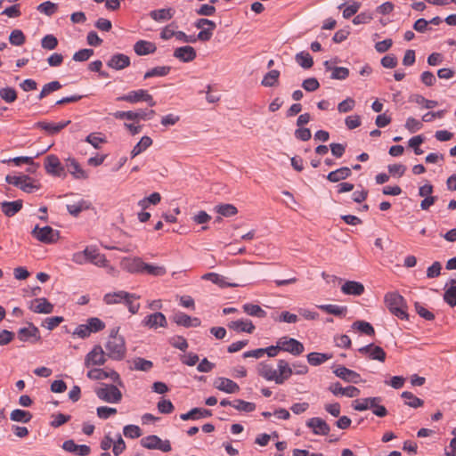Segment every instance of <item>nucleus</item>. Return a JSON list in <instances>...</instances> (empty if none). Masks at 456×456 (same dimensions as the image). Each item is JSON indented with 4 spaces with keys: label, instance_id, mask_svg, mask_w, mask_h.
Wrapping results in <instances>:
<instances>
[{
    "label": "nucleus",
    "instance_id": "f257e3e1",
    "mask_svg": "<svg viewBox=\"0 0 456 456\" xmlns=\"http://www.w3.org/2000/svg\"><path fill=\"white\" fill-rule=\"evenodd\" d=\"M278 370L273 365L262 362L258 364L257 371L259 376L267 381H274L278 385L283 384L293 374V370L285 360H279L277 362Z\"/></svg>",
    "mask_w": 456,
    "mask_h": 456
},
{
    "label": "nucleus",
    "instance_id": "f03ea898",
    "mask_svg": "<svg viewBox=\"0 0 456 456\" xmlns=\"http://www.w3.org/2000/svg\"><path fill=\"white\" fill-rule=\"evenodd\" d=\"M118 330L119 328H114L110 330L105 346L107 355L116 361L123 360L126 354L125 339L118 335Z\"/></svg>",
    "mask_w": 456,
    "mask_h": 456
},
{
    "label": "nucleus",
    "instance_id": "7ed1b4c3",
    "mask_svg": "<svg viewBox=\"0 0 456 456\" xmlns=\"http://www.w3.org/2000/svg\"><path fill=\"white\" fill-rule=\"evenodd\" d=\"M385 303L388 310L402 320H407L406 304L403 296L397 292H389L385 296Z\"/></svg>",
    "mask_w": 456,
    "mask_h": 456
},
{
    "label": "nucleus",
    "instance_id": "20e7f679",
    "mask_svg": "<svg viewBox=\"0 0 456 456\" xmlns=\"http://www.w3.org/2000/svg\"><path fill=\"white\" fill-rule=\"evenodd\" d=\"M94 391L100 400L109 403H118L122 400V393L115 385L101 383Z\"/></svg>",
    "mask_w": 456,
    "mask_h": 456
},
{
    "label": "nucleus",
    "instance_id": "39448f33",
    "mask_svg": "<svg viewBox=\"0 0 456 456\" xmlns=\"http://www.w3.org/2000/svg\"><path fill=\"white\" fill-rule=\"evenodd\" d=\"M31 234L38 241L45 244L54 243L60 238L59 231L53 229L51 226L39 227V225H36Z\"/></svg>",
    "mask_w": 456,
    "mask_h": 456
},
{
    "label": "nucleus",
    "instance_id": "423d86ee",
    "mask_svg": "<svg viewBox=\"0 0 456 456\" xmlns=\"http://www.w3.org/2000/svg\"><path fill=\"white\" fill-rule=\"evenodd\" d=\"M117 101H123L130 103L146 102L151 107L156 105V102L153 100L152 95L150 94L147 90L143 89L130 91L128 94L118 97Z\"/></svg>",
    "mask_w": 456,
    "mask_h": 456
},
{
    "label": "nucleus",
    "instance_id": "0eeeda50",
    "mask_svg": "<svg viewBox=\"0 0 456 456\" xmlns=\"http://www.w3.org/2000/svg\"><path fill=\"white\" fill-rule=\"evenodd\" d=\"M155 115V110H138L136 111H116L113 116L118 119H127L134 121L140 120H150Z\"/></svg>",
    "mask_w": 456,
    "mask_h": 456
},
{
    "label": "nucleus",
    "instance_id": "6e6552de",
    "mask_svg": "<svg viewBox=\"0 0 456 456\" xmlns=\"http://www.w3.org/2000/svg\"><path fill=\"white\" fill-rule=\"evenodd\" d=\"M281 351L289 353L294 356L300 355L304 350V345L296 338L288 336L281 337L278 339Z\"/></svg>",
    "mask_w": 456,
    "mask_h": 456
},
{
    "label": "nucleus",
    "instance_id": "1a4fd4ad",
    "mask_svg": "<svg viewBox=\"0 0 456 456\" xmlns=\"http://www.w3.org/2000/svg\"><path fill=\"white\" fill-rule=\"evenodd\" d=\"M17 336L21 342L36 343L41 340L38 328L31 322L27 327L20 328Z\"/></svg>",
    "mask_w": 456,
    "mask_h": 456
},
{
    "label": "nucleus",
    "instance_id": "9d476101",
    "mask_svg": "<svg viewBox=\"0 0 456 456\" xmlns=\"http://www.w3.org/2000/svg\"><path fill=\"white\" fill-rule=\"evenodd\" d=\"M87 262L94 264L99 267H104L108 273H112L115 269L109 265L103 254H101L98 249L87 247Z\"/></svg>",
    "mask_w": 456,
    "mask_h": 456
},
{
    "label": "nucleus",
    "instance_id": "9b49d317",
    "mask_svg": "<svg viewBox=\"0 0 456 456\" xmlns=\"http://www.w3.org/2000/svg\"><path fill=\"white\" fill-rule=\"evenodd\" d=\"M87 378L95 379V380H101L107 378H110V379L117 383L119 386H122V381L120 379L119 374L116 372L115 370H105L102 369H91L87 371Z\"/></svg>",
    "mask_w": 456,
    "mask_h": 456
},
{
    "label": "nucleus",
    "instance_id": "f8f14e48",
    "mask_svg": "<svg viewBox=\"0 0 456 456\" xmlns=\"http://www.w3.org/2000/svg\"><path fill=\"white\" fill-rule=\"evenodd\" d=\"M335 396L344 395L349 398L357 397L360 395V389L354 386L342 387L339 382L330 385L328 388Z\"/></svg>",
    "mask_w": 456,
    "mask_h": 456
},
{
    "label": "nucleus",
    "instance_id": "ddd939ff",
    "mask_svg": "<svg viewBox=\"0 0 456 456\" xmlns=\"http://www.w3.org/2000/svg\"><path fill=\"white\" fill-rule=\"evenodd\" d=\"M306 426L312 429L314 435L326 436L330 433L329 424L319 417H314L306 421Z\"/></svg>",
    "mask_w": 456,
    "mask_h": 456
},
{
    "label": "nucleus",
    "instance_id": "4468645a",
    "mask_svg": "<svg viewBox=\"0 0 456 456\" xmlns=\"http://www.w3.org/2000/svg\"><path fill=\"white\" fill-rule=\"evenodd\" d=\"M333 373L346 382L357 384L361 381V376L359 373L342 365L338 366L333 370Z\"/></svg>",
    "mask_w": 456,
    "mask_h": 456
},
{
    "label": "nucleus",
    "instance_id": "2eb2a0df",
    "mask_svg": "<svg viewBox=\"0 0 456 456\" xmlns=\"http://www.w3.org/2000/svg\"><path fill=\"white\" fill-rule=\"evenodd\" d=\"M359 352L363 354H369V358L379 362H385L387 354L382 347L374 346V344H369L359 348Z\"/></svg>",
    "mask_w": 456,
    "mask_h": 456
},
{
    "label": "nucleus",
    "instance_id": "dca6fc26",
    "mask_svg": "<svg viewBox=\"0 0 456 456\" xmlns=\"http://www.w3.org/2000/svg\"><path fill=\"white\" fill-rule=\"evenodd\" d=\"M45 167L48 174L59 177L64 175V167L61 166L59 159L55 155H49L46 157Z\"/></svg>",
    "mask_w": 456,
    "mask_h": 456
},
{
    "label": "nucleus",
    "instance_id": "f3484780",
    "mask_svg": "<svg viewBox=\"0 0 456 456\" xmlns=\"http://www.w3.org/2000/svg\"><path fill=\"white\" fill-rule=\"evenodd\" d=\"M142 323L144 326L151 329H157L159 327L165 328L167 326L166 316L160 312L147 315L142 321Z\"/></svg>",
    "mask_w": 456,
    "mask_h": 456
},
{
    "label": "nucleus",
    "instance_id": "a211bd4d",
    "mask_svg": "<svg viewBox=\"0 0 456 456\" xmlns=\"http://www.w3.org/2000/svg\"><path fill=\"white\" fill-rule=\"evenodd\" d=\"M173 55L183 62H191L197 57L195 49L190 45L177 47Z\"/></svg>",
    "mask_w": 456,
    "mask_h": 456
},
{
    "label": "nucleus",
    "instance_id": "6ab92c4d",
    "mask_svg": "<svg viewBox=\"0 0 456 456\" xmlns=\"http://www.w3.org/2000/svg\"><path fill=\"white\" fill-rule=\"evenodd\" d=\"M214 386L218 390L228 394H234L240 390V387L236 382L223 377L217 378L214 382Z\"/></svg>",
    "mask_w": 456,
    "mask_h": 456
},
{
    "label": "nucleus",
    "instance_id": "aec40b11",
    "mask_svg": "<svg viewBox=\"0 0 456 456\" xmlns=\"http://www.w3.org/2000/svg\"><path fill=\"white\" fill-rule=\"evenodd\" d=\"M70 121H64L59 123H50L45 121H39L34 125V127L40 128L45 131L48 134H56L61 132L64 127L69 124Z\"/></svg>",
    "mask_w": 456,
    "mask_h": 456
},
{
    "label": "nucleus",
    "instance_id": "412c9836",
    "mask_svg": "<svg viewBox=\"0 0 456 456\" xmlns=\"http://www.w3.org/2000/svg\"><path fill=\"white\" fill-rule=\"evenodd\" d=\"M65 168L76 179H81L85 177L86 173L75 158L69 157L66 159L64 169Z\"/></svg>",
    "mask_w": 456,
    "mask_h": 456
},
{
    "label": "nucleus",
    "instance_id": "4be33fe9",
    "mask_svg": "<svg viewBox=\"0 0 456 456\" xmlns=\"http://www.w3.org/2000/svg\"><path fill=\"white\" fill-rule=\"evenodd\" d=\"M107 65L111 69L120 70L130 65V58L123 53H116L108 61Z\"/></svg>",
    "mask_w": 456,
    "mask_h": 456
},
{
    "label": "nucleus",
    "instance_id": "5701e85b",
    "mask_svg": "<svg viewBox=\"0 0 456 456\" xmlns=\"http://www.w3.org/2000/svg\"><path fill=\"white\" fill-rule=\"evenodd\" d=\"M212 416V411L204 408H192L186 413H183L180 415L181 419L183 420H197L200 419H205Z\"/></svg>",
    "mask_w": 456,
    "mask_h": 456
},
{
    "label": "nucleus",
    "instance_id": "b1692460",
    "mask_svg": "<svg viewBox=\"0 0 456 456\" xmlns=\"http://www.w3.org/2000/svg\"><path fill=\"white\" fill-rule=\"evenodd\" d=\"M143 261L139 257L125 258L121 265L123 268L131 273H142Z\"/></svg>",
    "mask_w": 456,
    "mask_h": 456
},
{
    "label": "nucleus",
    "instance_id": "393cba45",
    "mask_svg": "<svg viewBox=\"0 0 456 456\" xmlns=\"http://www.w3.org/2000/svg\"><path fill=\"white\" fill-rule=\"evenodd\" d=\"M128 297H134V294H130L126 291L119 290L105 294L103 301L107 305H114L124 302L125 299H127Z\"/></svg>",
    "mask_w": 456,
    "mask_h": 456
},
{
    "label": "nucleus",
    "instance_id": "a878e982",
    "mask_svg": "<svg viewBox=\"0 0 456 456\" xmlns=\"http://www.w3.org/2000/svg\"><path fill=\"white\" fill-rule=\"evenodd\" d=\"M345 295L361 296L364 292V286L359 281H347L341 287Z\"/></svg>",
    "mask_w": 456,
    "mask_h": 456
},
{
    "label": "nucleus",
    "instance_id": "bb28decb",
    "mask_svg": "<svg viewBox=\"0 0 456 456\" xmlns=\"http://www.w3.org/2000/svg\"><path fill=\"white\" fill-rule=\"evenodd\" d=\"M228 327L236 332H247L249 334L253 333L256 329L255 325L249 320L233 321L228 324Z\"/></svg>",
    "mask_w": 456,
    "mask_h": 456
},
{
    "label": "nucleus",
    "instance_id": "cd10ccee",
    "mask_svg": "<svg viewBox=\"0 0 456 456\" xmlns=\"http://www.w3.org/2000/svg\"><path fill=\"white\" fill-rule=\"evenodd\" d=\"M134 50L137 55H147L156 52V45L146 40H139L134 45Z\"/></svg>",
    "mask_w": 456,
    "mask_h": 456
},
{
    "label": "nucleus",
    "instance_id": "c85d7f7f",
    "mask_svg": "<svg viewBox=\"0 0 456 456\" xmlns=\"http://www.w3.org/2000/svg\"><path fill=\"white\" fill-rule=\"evenodd\" d=\"M22 208V200L4 201L1 203V210L6 216H13Z\"/></svg>",
    "mask_w": 456,
    "mask_h": 456
},
{
    "label": "nucleus",
    "instance_id": "c756f323",
    "mask_svg": "<svg viewBox=\"0 0 456 456\" xmlns=\"http://www.w3.org/2000/svg\"><path fill=\"white\" fill-rule=\"evenodd\" d=\"M382 398L379 396L367 397L361 400H355L353 403V408L358 411H363L370 410L371 407L375 406V402H381Z\"/></svg>",
    "mask_w": 456,
    "mask_h": 456
},
{
    "label": "nucleus",
    "instance_id": "7c9ffc66",
    "mask_svg": "<svg viewBox=\"0 0 456 456\" xmlns=\"http://www.w3.org/2000/svg\"><path fill=\"white\" fill-rule=\"evenodd\" d=\"M351 175L352 171L349 167H342L337 170L330 172L327 175V179L331 183H338L348 178Z\"/></svg>",
    "mask_w": 456,
    "mask_h": 456
},
{
    "label": "nucleus",
    "instance_id": "2f4dec72",
    "mask_svg": "<svg viewBox=\"0 0 456 456\" xmlns=\"http://www.w3.org/2000/svg\"><path fill=\"white\" fill-rule=\"evenodd\" d=\"M103 364L105 362V353L101 346H95L94 349L87 354V364Z\"/></svg>",
    "mask_w": 456,
    "mask_h": 456
},
{
    "label": "nucleus",
    "instance_id": "473e14b6",
    "mask_svg": "<svg viewBox=\"0 0 456 456\" xmlns=\"http://www.w3.org/2000/svg\"><path fill=\"white\" fill-rule=\"evenodd\" d=\"M35 302L36 305L30 307L35 313L51 314L53 310V305L45 297L37 298Z\"/></svg>",
    "mask_w": 456,
    "mask_h": 456
},
{
    "label": "nucleus",
    "instance_id": "72a5a7b5",
    "mask_svg": "<svg viewBox=\"0 0 456 456\" xmlns=\"http://www.w3.org/2000/svg\"><path fill=\"white\" fill-rule=\"evenodd\" d=\"M62 449L75 455L86 456V444H76L71 439L62 444Z\"/></svg>",
    "mask_w": 456,
    "mask_h": 456
},
{
    "label": "nucleus",
    "instance_id": "f704fd0d",
    "mask_svg": "<svg viewBox=\"0 0 456 456\" xmlns=\"http://www.w3.org/2000/svg\"><path fill=\"white\" fill-rule=\"evenodd\" d=\"M332 357L331 354L312 352L307 354V362L310 365L318 366Z\"/></svg>",
    "mask_w": 456,
    "mask_h": 456
},
{
    "label": "nucleus",
    "instance_id": "c9c22d12",
    "mask_svg": "<svg viewBox=\"0 0 456 456\" xmlns=\"http://www.w3.org/2000/svg\"><path fill=\"white\" fill-rule=\"evenodd\" d=\"M10 419L11 420L16 422L28 423L31 420L32 414L28 411L15 409L12 411Z\"/></svg>",
    "mask_w": 456,
    "mask_h": 456
},
{
    "label": "nucleus",
    "instance_id": "e433bc0d",
    "mask_svg": "<svg viewBox=\"0 0 456 456\" xmlns=\"http://www.w3.org/2000/svg\"><path fill=\"white\" fill-rule=\"evenodd\" d=\"M317 307L335 316H345L347 312L346 306H341L337 305H320Z\"/></svg>",
    "mask_w": 456,
    "mask_h": 456
},
{
    "label": "nucleus",
    "instance_id": "4c0bfd02",
    "mask_svg": "<svg viewBox=\"0 0 456 456\" xmlns=\"http://www.w3.org/2000/svg\"><path fill=\"white\" fill-rule=\"evenodd\" d=\"M279 77L280 71L277 69H272L264 76L261 85L266 87L275 86L278 85Z\"/></svg>",
    "mask_w": 456,
    "mask_h": 456
},
{
    "label": "nucleus",
    "instance_id": "58836bf2",
    "mask_svg": "<svg viewBox=\"0 0 456 456\" xmlns=\"http://www.w3.org/2000/svg\"><path fill=\"white\" fill-rule=\"evenodd\" d=\"M152 144V140L149 136H142L141 140L135 144V146L131 151V157L134 158L142 151H144L148 147Z\"/></svg>",
    "mask_w": 456,
    "mask_h": 456
},
{
    "label": "nucleus",
    "instance_id": "ea45409f",
    "mask_svg": "<svg viewBox=\"0 0 456 456\" xmlns=\"http://www.w3.org/2000/svg\"><path fill=\"white\" fill-rule=\"evenodd\" d=\"M242 309L247 314L254 317L265 318L267 314L266 312L258 305L245 304L243 305Z\"/></svg>",
    "mask_w": 456,
    "mask_h": 456
},
{
    "label": "nucleus",
    "instance_id": "a19ab883",
    "mask_svg": "<svg viewBox=\"0 0 456 456\" xmlns=\"http://www.w3.org/2000/svg\"><path fill=\"white\" fill-rule=\"evenodd\" d=\"M352 329L357 330L361 333L368 336L375 335V330L373 326L370 322L365 321H355L352 324Z\"/></svg>",
    "mask_w": 456,
    "mask_h": 456
},
{
    "label": "nucleus",
    "instance_id": "79ce46f5",
    "mask_svg": "<svg viewBox=\"0 0 456 456\" xmlns=\"http://www.w3.org/2000/svg\"><path fill=\"white\" fill-rule=\"evenodd\" d=\"M87 143L96 150L101 149L102 145L107 143L106 136L101 133H91L87 135Z\"/></svg>",
    "mask_w": 456,
    "mask_h": 456
},
{
    "label": "nucleus",
    "instance_id": "37998d69",
    "mask_svg": "<svg viewBox=\"0 0 456 456\" xmlns=\"http://www.w3.org/2000/svg\"><path fill=\"white\" fill-rule=\"evenodd\" d=\"M295 60L298 65L305 69L312 68L314 65V60L310 53L307 52H300L297 53Z\"/></svg>",
    "mask_w": 456,
    "mask_h": 456
},
{
    "label": "nucleus",
    "instance_id": "c03bdc74",
    "mask_svg": "<svg viewBox=\"0 0 456 456\" xmlns=\"http://www.w3.org/2000/svg\"><path fill=\"white\" fill-rule=\"evenodd\" d=\"M105 327V322L97 317L87 319V335L102 331Z\"/></svg>",
    "mask_w": 456,
    "mask_h": 456
},
{
    "label": "nucleus",
    "instance_id": "a18cd8bd",
    "mask_svg": "<svg viewBox=\"0 0 456 456\" xmlns=\"http://www.w3.org/2000/svg\"><path fill=\"white\" fill-rule=\"evenodd\" d=\"M401 396L405 399V404L411 408H419L423 406L424 401L415 396L411 392L404 391Z\"/></svg>",
    "mask_w": 456,
    "mask_h": 456
},
{
    "label": "nucleus",
    "instance_id": "49530a36",
    "mask_svg": "<svg viewBox=\"0 0 456 456\" xmlns=\"http://www.w3.org/2000/svg\"><path fill=\"white\" fill-rule=\"evenodd\" d=\"M173 15L174 11L171 8L154 10L151 12V17L156 21L168 20L173 17Z\"/></svg>",
    "mask_w": 456,
    "mask_h": 456
},
{
    "label": "nucleus",
    "instance_id": "de8ad7c7",
    "mask_svg": "<svg viewBox=\"0 0 456 456\" xmlns=\"http://www.w3.org/2000/svg\"><path fill=\"white\" fill-rule=\"evenodd\" d=\"M142 273H146L152 276H163L167 273V270L164 266L161 265H154L143 263Z\"/></svg>",
    "mask_w": 456,
    "mask_h": 456
},
{
    "label": "nucleus",
    "instance_id": "09e8293b",
    "mask_svg": "<svg viewBox=\"0 0 456 456\" xmlns=\"http://www.w3.org/2000/svg\"><path fill=\"white\" fill-rule=\"evenodd\" d=\"M171 70V67L169 66H158L155 67L150 70H148L144 74V79L152 77H165L167 76Z\"/></svg>",
    "mask_w": 456,
    "mask_h": 456
},
{
    "label": "nucleus",
    "instance_id": "8fccbe9b",
    "mask_svg": "<svg viewBox=\"0 0 456 456\" xmlns=\"http://www.w3.org/2000/svg\"><path fill=\"white\" fill-rule=\"evenodd\" d=\"M216 211L223 216H232L238 213L237 208L232 204H221L215 208Z\"/></svg>",
    "mask_w": 456,
    "mask_h": 456
},
{
    "label": "nucleus",
    "instance_id": "3c124183",
    "mask_svg": "<svg viewBox=\"0 0 456 456\" xmlns=\"http://www.w3.org/2000/svg\"><path fill=\"white\" fill-rule=\"evenodd\" d=\"M62 87L61 84L59 81H52L50 83L45 84L39 95L37 96L38 100H42L49 94L55 92Z\"/></svg>",
    "mask_w": 456,
    "mask_h": 456
},
{
    "label": "nucleus",
    "instance_id": "603ef678",
    "mask_svg": "<svg viewBox=\"0 0 456 456\" xmlns=\"http://www.w3.org/2000/svg\"><path fill=\"white\" fill-rule=\"evenodd\" d=\"M160 442V438L156 435L147 436L141 440V444L144 448L150 450H156L159 447V444Z\"/></svg>",
    "mask_w": 456,
    "mask_h": 456
},
{
    "label": "nucleus",
    "instance_id": "864d4df0",
    "mask_svg": "<svg viewBox=\"0 0 456 456\" xmlns=\"http://www.w3.org/2000/svg\"><path fill=\"white\" fill-rule=\"evenodd\" d=\"M232 407L240 411L251 412L255 411L256 404L241 399H236L233 401Z\"/></svg>",
    "mask_w": 456,
    "mask_h": 456
},
{
    "label": "nucleus",
    "instance_id": "5fc2aeb1",
    "mask_svg": "<svg viewBox=\"0 0 456 456\" xmlns=\"http://www.w3.org/2000/svg\"><path fill=\"white\" fill-rule=\"evenodd\" d=\"M203 279L205 280H208V281H211L213 283L215 284H218L220 285L221 287H235L237 286V284H234V283H226L224 281V277L217 274V273H208L206 274L203 275Z\"/></svg>",
    "mask_w": 456,
    "mask_h": 456
},
{
    "label": "nucleus",
    "instance_id": "6e6d98bb",
    "mask_svg": "<svg viewBox=\"0 0 456 456\" xmlns=\"http://www.w3.org/2000/svg\"><path fill=\"white\" fill-rule=\"evenodd\" d=\"M85 201L80 199L77 201H70L67 204V210L74 216H77L84 209Z\"/></svg>",
    "mask_w": 456,
    "mask_h": 456
},
{
    "label": "nucleus",
    "instance_id": "4d7b16f0",
    "mask_svg": "<svg viewBox=\"0 0 456 456\" xmlns=\"http://www.w3.org/2000/svg\"><path fill=\"white\" fill-rule=\"evenodd\" d=\"M25 36L20 29H14L9 36V41L12 45L20 46L25 43Z\"/></svg>",
    "mask_w": 456,
    "mask_h": 456
},
{
    "label": "nucleus",
    "instance_id": "13d9d810",
    "mask_svg": "<svg viewBox=\"0 0 456 456\" xmlns=\"http://www.w3.org/2000/svg\"><path fill=\"white\" fill-rule=\"evenodd\" d=\"M57 4L50 1H45L37 6V11L47 16L53 15L57 11Z\"/></svg>",
    "mask_w": 456,
    "mask_h": 456
},
{
    "label": "nucleus",
    "instance_id": "bf43d9fd",
    "mask_svg": "<svg viewBox=\"0 0 456 456\" xmlns=\"http://www.w3.org/2000/svg\"><path fill=\"white\" fill-rule=\"evenodd\" d=\"M153 366L151 361L137 357L134 361V369L136 370L149 371Z\"/></svg>",
    "mask_w": 456,
    "mask_h": 456
},
{
    "label": "nucleus",
    "instance_id": "052dcab7",
    "mask_svg": "<svg viewBox=\"0 0 456 456\" xmlns=\"http://www.w3.org/2000/svg\"><path fill=\"white\" fill-rule=\"evenodd\" d=\"M411 100L418 104H423L426 109H433L437 105L436 101L428 100L420 94H413Z\"/></svg>",
    "mask_w": 456,
    "mask_h": 456
},
{
    "label": "nucleus",
    "instance_id": "680f3d73",
    "mask_svg": "<svg viewBox=\"0 0 456 456\" xmlns=\"http://www.w3.org/2000/svg\"><path fill=\"white\" fill-rule=\"evenodd\" d=\"M0 97L6 102H13L17 99V93L12 87L0 89Z\"/></svg>",
    "mask_w": 456,
    "mask_h": 456
},
{
    "label": "nucleus",
    "instance_id": "e2e57ef3",
    "mask_svg": "<svg viewBox=\"0 0 456 456\" xmlns=\"http://www.w3.org/2000/svg\"><path fill=\"white\" fill-rule=\"evenodd\" d=\"M349 76V69L345 67H334L330 77L332 79L344 80Z\"/></svg>",
    "mask_w": 456,
    "mask_h": 456
},
{
    "label": "nucleus",
    "instance_id": "0e129e2a",
    "mask_svg": "<svg viewBox=\"0 0 456 456\" xmlns=\"http://www.w3.org/2000/svg\"><path fill=\"white\" fill-rule=\"evenodd\" d=\"M444 300L451 306L456 305V285H452L445 290Z\"/></svg>",
    "mask_w": 456,
    "mask_h": 456
},
{
    "label": "nucleus",
    "instance_id": "69168bd1",
    "mask_svg": "<svg viewBox=\"0 0 456 456\" xmlns=\"http://www.w3.org/2000/svg\"><path fill=\"white\" fill-rule=\"evenodd\" d=\"M173 320L179 326L190 328L191 325V323H190V315L183 312L176 313L174 315Z\"/></svg>",
    "mask_w": 456,
    "mask_h": 456
},
{
    "label": "nucleus",
    "instance_id": "338daca9",
    "mask_svg": "<svg viewBox=\"0 0 456 456\" xmlns=\"http://www.w3.org/2000/svg\"><path fill=\"white\" fill-rule=\"evenodd\" d=\"M124 436L129 438H138L141 436V429L135 425H126L123 428Z\"/></svg>",
    "mask_w": 456,
    "mask_h": 456
},
{
    "label": "nucleus",
    "instance_id": "774afa93",
    "mask_svg": "<svg viewBox=\"0 0 456 456\" xmlns=\"http://www.w3.org/2000/svg\"><path fill=\"white\" fill-rule=\"evenodd\" d=\"M41 45L44 49L53 50L58 45V40L53 35H46L42 38Z\"/></svg>",
    "mask_w": 456,
    "mask_h": 456
}]
</instances>
